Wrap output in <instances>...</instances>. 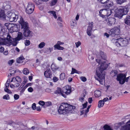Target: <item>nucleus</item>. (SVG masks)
I'll return each instance as SVG.
<instances>
[{"mask_svg": "<svg viewBox=\"0 0 130 130\" xmlns=\"http://www.w3.org/2000/svg\"><path fill=\"white\" fill-rule=\"evenodd\" d=\"M5 14L4 11L0 9V18L3 17L5 18Z\"/></svg>", "mask_w": 130, "mask_h": 130, "instance_id": "obj_32", "label": "nucleus"}, {"mask_svg": "<svg viewBox=\"0 0 130 130\" xmlns=\"http://www.w3.org/2000/svg\"><path fill=\"white\" fill-rule=\"evenodd\" d=\"M53 80L54 82H57L58 80V78L56 76H54L53 77Z\"/></svg>", "mask_w": 130, "mask_h": 130, "instance_id": "obj_53", "label": "nucleus"}, {"mask_svg": "<svg viewBox=\"0 0 130 130\" xmlns=\"http://www.w3.org/2000/svg\"><path fill=\"white\" fill-rule=\"evenodd\" d=\"M112 41V42L118 47L126 46L128 42V40L125 38L113 39Z\"/></svg>", "mask_w": 130, "mask_h": 130, "instance_id": "obj_3", "label": "nucleus"}, {"mask_svg": "<svg viewBox=\"0 0 130 130\" xmlns=\"http://www.w3.org/2000/svg\"><path fill=\"white\" fill-rule=\"evenodd\" d=\"M60 78L61 80H63L65 77V74L64 73H61L60 75Z\"/></svg>", "mask_w": 130, "mask_h": 130, "instance_id": "obj_42", "label": "nucleus"}, {"mask_svg": "<svg viewBox=\"0 0 130 130\" xmlns=\"http://www.w3.org/2000/svg\"><path fill=\"white\" fill-rule=\"evenodd\" d=\"M44 75L47 78H51L52 77V73L50 69H47L44 72Z\"/></svg>", "mask_w": 130, "mask_h": 130, "instance_id": "obj_16", "label": "nucleus"}, {"mask_svg": "<svg viewBox=\"0 0 130 130\" xmlns=\"http://www.w3.org/2000/svg\"><path fill=\"white\" fill-rule=\"evenodd\" d=\"M51 68L52 70L54 71L57 70L59 68L58 67L55 63H53L51 66Z\"/></svg>", "mask_w": 130, "mask_h": 130, "instance_id": "obj_26", "label": "nucleus"}, {"mask_svg": "<svg viewBox=\"0 0 130 130\" xmlns=\"http://www.w3.org/2000/svg\"><path fill=\"white\" fill-rule=\"evenodd\" d=\"M64 43L63 42H61L60 41H58L57 42V45H60L63 44Z\"/></svg>", "mask_w": 130, "mask_h": 130, "instance_id": "obj_64", "label": "nucleus"}, {"mask_svg": "<svg viewBox=\"0 0 130 130\" xmlns=\"http://www.w3.org/2000/svg\"><path fill=\"white\" fill-rule=\"evenodd\" d=\"M54 93L57 94H61L64 97H66V95H65L63 93L62 91H61L60 88H57V90L55 91Z\"/></svg>", "mask_w": 130, "mask_h": 130, "instance_id": "obj_20", "label": "nucleus"}, {"mask_svg": "<svg viewBox=\"0 0 130 130\" xmlns=\"http://www.w3.org/2000/svg\"><path fill=\"white\" fill-rule=\"evenodd\" d=\"M104 103L102 100H100L98 102V107L99 108H100L103 106Z\"/></svg>", "mask_w": 130, "mask_h": 130, "instance_id": "obj_31", "label": "nucleus"}, {"mask_svg": "<svg viewBox=\"0 0 130 130\" xmlns=\"http://www.w3.org/2000/svg\"><path fill=\"white\" fill-rule=\"evenodd\" d=\"M25 89L23 87L22 89L20 91V95H22L23 94V93L25 91Z\"/></svg>", "mask_w": 130, "mask_h": 130, "instance_id": "obj_57", "label": "nucleus"}, {"mask_svg": "<svg viewBox=\"0 0 130 130\" xmlns=\"http://www.w3.org/2000/svg\"><path fill=\"white\" fill-rule=\"evenodd\" d=\"M48 13L52 14L55 19L57 18V17L56 15V12L55 11H50L48 12Z\"/></svg>", "mask_w": 130, "mask_h": 130, "instance_id": "obj_38", "label": "nucleus"}, {"mask_svg": "<svg viewBox=\"0 0 130 130\" xmlns=\"http://www.w3.org/2000/svg\"><path fill=\"white\" fill-rule=\"evenodd\" d=\"M45 44L43 42H41L38 45V48H42L45 46Z\"/></svg>", "mask_w": 130, "mask_h": 130, "instance_id": "obj_37", "label": "nucleus"}, {"mask_svg": "<svg viewBox=\"0 0 130 130\" xmlns=\"http://www.w3.org/2000/svg\"><path fill=\"white\" fill-rule=\"evenodd\" d=\"M124 64L123 63H116L115 64V66L116 67H121L124 66Z\"/></svg>", "mask_w": 130, "mask_h": 130, "instance_id": "obj_40", "label": "nucleus"}, {"mask_svg": "<svg viewBox=\"0 0 130 130\" xmlns=\"http://www.w3.org/2000/svg\"><path fill=\"white\" fill-rule=\"evenodd\" d=\"M49 0H33L34 2L37 5H39L41 4L42 1H43L47 2Z\"/></svg>", "mask_w": 130, "mask_h": 130, "instance_id": "obj_29", "label": "nucleus"}, {"mask_svg": "<svg viewBox=\"0 0 130 130\" xmlns=\"http://www.w3.org/2000/svg\"><path fill=\"white\" fill-rule=\"evenodd\" d=\"M124 15L121 12H119V10L118 12L116 13L115 16L116 17H117L119 18H121Z\"/></svg>", "mask_w": 130, "mask_h": 130, "instance_id": "obj_27", "label": "nucleus"}, {"mask_svg": "<svg viewBox=\"0 0 130 130\" xmlns=\"http://www.w3.org/2000/svg\"><path fill=\"white\" fill-rule=\"evenodd\" d=\"M75 108V107L67 103L61 104L59 107L58 112L59 114L65 115L68 113H72Z\"/></svg>", "mask_w": 130, "mask_h": 130, "instance_id": "obj_2", "label": "nucleus"}, {"mask_svg": "<svg viewBox=\"0 0 130 130\" xmlns=\"http://www.w3.org/2000/svg\"><path fill=\"white\" fill-rule=\"evenodd\" d=\"M52 103L51 102L48 101L45 103V107L50 106L52 105Z\"/></svg>", "mask_w": 130, "mask_h": 130, "instance_id": "obj_43", "label": "nucleus"}, {"mask_svg": "<svg viewBox=\"0 0 130 130\" xmlns=\"http://www.w3.org/2000/svg\"><path fill=\"white\" fill-rule=\"evenodd\" d=\"M8 26H10V29L13 32L17 31L19 30V26L17 25L9 24Z\"/></svg>", "mask_w": 130, "mask_h": 130, "instance_id": "obj_15", "label": "nucleus"}, {"mask_svg": "<svg viewBox=\"0 0 130 130\" xmlns=\"http://www.w3.org/2000/svg\"><path fill=\"white\" fill-rule=\"evenodd\" d=\"M14 62V60L13 59H12L9 60L8 62V64L11 65Z\"/></svg>", "mask_w": 130, "mask_h": 130, "instance_id": "obj_58", "label": "nucleus"}, {"mask_svg": "<svg viewBox=\"0 0 130 130\" xmlns=\"http://www.w3.org/2000/svg\"><path fill=\"white\" fill-rule=\"evenodd\" d=\"M35 5L31 2L28 3L26 10V12L28 14H30L32 13L34 10Z\"/></svg>", "mask_w": 130, "mask_h": 130, "instance_id": "obj_6", "label": "nucleus"}, {"mask_svg": "<svg viewBox=\"0 0 130 130\" xmlns=\"http://www.w3.org/2000/svg\"><path fill=\"white\" fill-rule=\"evenodd\" d=\"M104 130H113L109 125H105L103 127Z\"/></svg>", "mask_w": 130, "mask_h": 130, "instance_id": "obj_34", "label": "nucleus"}, {"mask_svg": "<svg viewBox=\"0 0 130 130\" xmlns=\"http://www.w3.org/2000/svg\"><path fill=\"white\" fill-rule=\"evenodd\" d=\"M101 3L104 4L103 6L106 8L110 7L113 5V2L110 0H103Z\"/></svg>", "mask_w": 130, "mask_h": 130, "instance_id": "obj_9", "label": "nucleus"}, {"mask_svg": "<svg viewBox=\"0 0 130 130\" xmlns=\"http://www.w3.org/2000/svg\"><path fill=\"white\" fill-rule=\"evenodd\" d=\"M19 13L18 12L12 13L10 11H8L7 13V16L9 19L10 22L16 21L18 18Z\"/></svg>", "mask_w": 130, "mask_h": 130, "instance_id": "obj_4", "label": "nucleus"}, {"mask_svg": "<svg viewBox=\"0 0 130 130\" xmlns=\"http://www.w3.org/2000/svg\"><path fill=\"white\" fill-rule=\"evenodd\" d=\"M126 2V0H117V2L118 4L121 5L122 3Z\"/></svg>", "mask_w": 130, "mask_h": 130, "instance_id": "obj_36", "label": "nucleus"}, {"mask_svg": "<svg viewBox=\"0 0 130 130\" xmlns=\"http://www.w3.org/2000/svg\"><path fill=\"white\" fill-rule=\"evenodd\" d=\"M54 47L55 48L59 50H63L64 49L63 47H61L59 45H57V44L55 45Z\"/></svg>", "mask_w": 130, "mask_h": 130, "instance_id": "obj_30", "label": "nucleus"}, {"mask_svg": "<svg viewBox=\"0 0 130 130\" xmlns=\"http://www.w3.org/2000/svg\"><path fill=\"white\" fill-rule=\"evenodd\" d=\"M92 101V98H90L88 100V102L90 103H91Z\"/></svg>", "mask_w": 130, "mask_h": 130, "instance_id": "obj_63", "label": "nucleus"}, {"mask_svg": "<svg viewBox=\"0 0 130 130\" xmlns=\"http://www.w3.org/2000/svg\"><path fill=\"white\" fill-rule=\"evenodd\" d=\"M86 94V92L85 91L82 94V96L79 99V100L81 102H83L84 100V97L85 96Z\"/></svg>", "mask_w": 130, "mask_h": 130, "instance_id": "obj_25", "label": "nucleus"}, {"mask_svg": "<svg viewBox=\"0 0 130 130\" xmlns=\"http://www.w3.org/2000/svg\"><path fill=\"white\" fill-rule=\"evenodd\" d=\"M58 0H52L51 3V6H52L55 5L56 3Z\"/></svg>", "mask_w": 130, "mask_h": 130, "instance_id": "obj_48", "label": "nucleus"}, {"mask_svg": "<svg viewBox=\"0 0 130 130\" xmlns=\"http://www.w3.org/2000/svg\"><path fill=\"white\" fill-rule=\"evenodd\" d=\"M15 82V83L14 84V86L15 87H19L20 85L19 83H19L18 82Z\"/></svg>", "mask_w": 130, "mask_h": 130, "instance_id": "obj_62", "label": "nucleus"}, {"mask_svg": "<svg viewBox=\"0 0 130 130\" xmlns=\"http://www.w3.org/2000/svg\"><path fill=\"white\" fill-rule=\"evenodd\" d=\"M126 77L125 74L120 73L117 76V79L119 82L121 84H123L125 83V78Z\"/></svg>", "mask_w": 130, "mask_h": 130, "instance_id": "obj_7", "label": "nucleus"}, {"mask_svg": "<svg viewBox=\"0 0 130 130\" xmlns=\"http://www.w3.org/2000/svg\"><path fill=\"white\" fill-rule=\"evenodd\" d=\"M14 97L15 100H17L19 98V96L18 95L15 94L14 95Z\"/></svg>", "mask_w": 130, "mask_h": 130, "instance_id": "obj_54", "label": "nucleus"}, {"mask_svg": "<svg viewBox=\"0 0 130 130\" xmlns=\"http://www.w3.org/2000/svg\"><path fill=\"white\" fill-rule=\"evenodd\" d=\"M71 88L70 86H67L64 87L62 89L63 93L65 95H68L71 93Z\"/></svg>", "mask_w": 130, "mask_h": 130, "instance_id": "obj_10", "label": "nucleus"}, {"mask_svg": "<svg viewBox=\"0 0 130 130\" xmlns=\"http://www.w3.org/2000/svg\"><path fill=\"white\" fill-rule=\"evenodd\" d=\"M75 44L76 47H78L81 45V43L79 41H78L77 42L75 43Z\"/></svg>", "mask_w": 130, "mask_h": 130, "instance_id": "obj_55", "label": "nucleus"}, {"mask_svg": "<svg viewBox=\"0 0 130 130\" xmlns=\"http://www.w3.org/2000/svg\"><path fill=\"white\" fill-rule=\"evenodd\" d=\"M2 44H3L5 45H7L8 44V43H9V42H8V41L6 40H2V41H1Z\"/></svg>", "mask_w": 130, "mask_h": 130, "instance_id": "obj_35", "label": "nucleus"}, {"mask_svg": "<svg viewBox=\"0 0 130 130\" xmlns=\"http://www.w3.org/2000/svg\"><path fill=\"white\" fill-rule=\"evenodd\" d=\"M23 56H21L17 58V63H22L23 62L24 60Z\"/></svg>", "mask_w": 130, "mask_h": 130, "instance_id": "obj_24", "label": "nucleus"}, {"mask_svg": "<svg viewBox=\"0 0 130 130\" xmlns=\"http://www.w3.org/2000/svg\"><path fill=\"white\" fill-rule=\"evenodd\" d=\"M15 39V40L19 41L21 40L25 39V38L24 36L23 35V34L22 32H18L17 37Z\"/></svg>", "mask_w": 130, "mask_h": 130, "instance_id": "obj_17", "label": "nucleus"}, {"mask_svg": "<svg viewBox=\"0 0 130 130\" xmlns=\"http://www.w3.org/2000/svg\"><path fill=\"white\" fill-rule=\"evenodd\" d=\"M11 73L10 74V75H8V76L10 77L12 75V74L15 73L16 72V71L15 70H13L12 71H11Z\"/></svg>", "mask_w": 130, "mask_h": 130, "instance_id": "obj_60", "label": "nucleus"}, {"mask_svg": "<svg viewBox=\"0 0 130 130\" xmlns=\"http://www.w3.org/2000/svg\"><path fill=\"white\" fill-rule=\"evenodd\" d=\"M128 6L127 5L121 7L119 9V12H121L123 15L126 14L128 11Z\"/></svg>", "mask_w": 130, "mask_h": 130, "instance_id": "obj_11", "label": "nucleus"}, {"mask_svg": "<svg viewBox=\"0 0 130 130\" xmlns=\"http://www.w3.org/2000/svg\"><path fill=\"white\" fill-rule=\"evenodd\" d=\"M4 47H1L0 48V52L3 53L4 51Z\"/></svg>", "mask_w": 130, "mask_h": 130, "instance_id": "obj_61", "label": "nucleus"}, {"mask_svg": "<svg viewBox=\"0 0 130 130\" xmlns=\"http://www.w3.org/2000/svg\"><path fill=\"white\" fill-rule=\"evenodd\" d=\"M3 99H5L6 100H8L10 98L9 95L8 94H6L4 95L3 97Z\"/></svg>", "mask_w": 130, "mask_h": 130, "instance_id": "obj_44", "label": "nucleus"}, {"mask_svg": "<svg viewBox=\"0 0 130 130\" xmlns=\"http://www.w3.org/2000/svg\"><path fill=\"white\" fill-rule=\"evenodd\" d=\"M88 103V102H86L83 105V107L80 110V115L81 116L84 113V117H85V113L86 110V108L87 107Z\"/></svg>", "mask_w": 130, "mask_h": 130, "instance_id": "obj_18", "label": "nucleus"}, {"mask_svg": "<svg viewBox=\"0 0 130 130\" xmlns=\"http://www.w3.org/2000/svg\"><path fill=\"white\" fill-rule=\"evenodd\" d=\"M4 90L6 92H7L8 93L11 94L12 93L11 91L10 90H9L8 88H5Z\"/></svg>", "mask_w": 130, "mask_h": 130, "instance_id": "obj_51", "label": "nucleus"}, {"mask_svg": "<svg viewBox=\"0 0 130 130\" xmlns=\"http://www.w3.org/2000/svg\"><path fill=\"white\" fill-rule=\"evenodd\" d=\"M107 24L109 26H112L115 24V19L113 18H110L106 20Z\"/></svg>", "mask_w": 130, "mask_h": 130, "instance_id": "obj_14", "label": "nucleus"}, {"mask_svg": "<svg viewBox=\"0 0 130 130\" xmlns=\"http://www.w3.org/2000/svg\"><path fill=\"white\" fill-rule=\"evenodd\" d=\"M91 105H90L88 106L87 108V109L86 110V112H85V117H86L87 116V114L88 113V112L89 110V109L91 107Z\"/></svg>", "mask_w": 130, "mask_h": 130, "instance_id": "obj_41", "label": "nucleus"}, {"mask_svg": "<svg viewBox=\"0 0 130 130\" xmlns=\"http://www.w3.org/2000/svg\"><path fill=\"white\" fill-rule=\"evenodd\" d=\"M101 93L100 91L99 90H96L94 92V96L96 97H98L100 96L101 95Z\"/></svg>", "mask_w": 130, "mask_h": 130, "instance_id": "obj_28", "label": "nucleus"}, {"mask_svg": "<svg viewBox=\"0 0 130 130\" xmlns=\"http://www.w3.org/2000/svg\"><path fill=\"white\" fill-rule=\"evenodd\" d=\"M25 45L26 46H28L30 44V42L29 40H26L25 41Z\"/></svg>", "mask_w": 130, "mask_h": 130, "instance_id": "obj_49", "label": "nucleus"}, {"mask_svg": "<svg viewBox=\"0 0 130 130\" xmlns=\"http://www.w3.org/2000/svg\"><path fill=\"white\" fill-rule=\"evenodd\" d=\"M24 31L23 35L25 37L30 36L31 31L29 29V28L24 29Z\"/></svg>", "mask_w": 130, "mask_h": 130, "instance_id": "obj_19", "label": "nucleus"}, {"mask_svg": "<svg viewBox=\"0 0 130 130\" xmlns=\"http://www.w3.org/2000/svg\"><path fill=\"white\" fill-rule=\"evenodd\" d=\"M6 40L8 41V42H10L12 41V38L10 35H8L7 37V39Z\"/></svg>", "mask_w": 130, "mask_h": 130, "instance_id": "obj_47", "label": "nucleus"}, {"mask_svg": "<svg viewBox=\"0 0 130 130\" xmlns=\"http://www.w3.org/2000/svg\"><path fill=\"white\" fill-rule=\"evenodd\" d=\"M21 81V78L19 76H17L15 77H13L11 80V82H17L19 83H20Z\"/></svg>", "mask_w": 130, "mask_h": 130, "instance_id": "obj_21", "label": "nucleus"}, {"mask_svg": "<svg viewBox=\"0 0 130 130\" xmlns=\"http://www.w3.org/2000/svg\"><path fill=\"white\" fill-rule=\"evenodd\" d=\"M23 72L24 74L26 75L28 74L29 72L27 68H24Z\"/></svg>", "mask_w": 130, "mask_h": 130, "instance_id": "obj_39", "label": "nucleus"}, {"mask_svg": "<svg viewBox=\"0 0 130 130\" xmlns=\"http://www.w3.org/2000/svg\"><path fill=\"white\" fill-rule=\"evenodd\" d=\"M36 104L35 103H33L32 105V108L33 110H35L36 109Z\"/></svg>", "mask_w": 130, "mask_h": 130, "instance_id": "obj_59", "label": "nucleus"}, {"mask_svg": "<svg viewBox=\"0 0 130 130\" xmlns=\"http://www.w3.org/2000/svg\"><path fill=\"white\" fill-rule=\"evenodd\" d=\"M38 103L40 105H42V106L44 105L45 104V102L42 101H39Z\"/></svg>", "mask_w": 130, "mask_h": 130, "instance_id": "obj_50", "label": "nucleus"}, {"mask_svg": "<svg viewBox=\"0 0 130 130\" xmlns=\"http://www.w3.org/2000/svg\"><path fill=\"white\" fill-rule=\"evenodd\" d=\"M18 22L22 26V28L24 29L29 28L28 23L27 22H25L21 16L20 17V20Z\"/></svg>", "mask_w": 130, "mask_h": 130, "instance_id": "obj_8", "label": "nucleus"}, {"mask_svg": "<svg viewBox=\"0 0 130 130\" xmlns=\"http://www.w3.org/2000/svg\"><path fill=\"white\" fill-rule=\"evenodd\" d=\"M28 91L29 92H32L33 91V89L32 87H30L28 89Z\"/></svg>", "mask_w": 130, "mask_h": 130, "instance_id": "obj_56", "label": "nucleus"}, {"mask_svg": "<svg viewBox=\"0 0 130 130\" xmlns=\"http://www.w3.org/2000/svg\"><path fill=\"white\" fill-rule=\"evenodd\" d=\"M118 71L116 70H112L110 72L111 76L113 77H116L118 75Z\"/></svg>", "mask_w": 130, "mask_h": 130, "instance_id": "obj_23", "label": "nucleus"}, {"mask_svg": "<svg viewBox=\"0 0 130 130\" xmlns=\"http://www.w3.org/2000/svg\"><path fill=\"white\" fill-rule=\"evenodd\" d=\"M80 79L83 82H85L87 80L86 78L85 77L83 76L81 77Z\"/></svg>", "mask_w": 130, "mask_h": 130, "instance_id": "obj_52", "label": "nucleus"}, {"mask_svg": "<svg viewBox=\"0 0 130 130\" xmlns=\"http://www.w3.org/2000/svg\"><path fill=\"white\" fill-rule=\"evenodd\" d=\"M72 71L71 73V74H73L74 73L79 74L80 73H81V72L77 71L74 68H72Z\"/></svg>", "mask_w": 130, "mask_h": 130, "instance_id": "obj_33", "label": "nucleus"}, {"mask_svg": "<svg viewBox=\"0 0 130 130\" xmlns=\"http://www.w3.org/2000/svg\"><path fill=\"white\" fill-rule=\"evenodd\" d=\"M103 11V14H105L106 16L108 17L110 16L112 12V11L109 9H103L100 10V12Z\"/></svg>", "mask_w": 130, "mask_h": 130, "instance_id": "obj_12", "label": "nucleus"}, {"mask_svg": "<svg viewBox=\"0 0 130 130\" xmlns=\"http://www.w3.org/2000/svg\"><path fill=\"white\" fill-rule=\"evenodd\" d=\"M93 27V22H91L89 23V26H88L87 30V34L89 36H90L92 35Z\"/></svg>", "mask_w": 130, "mask_h": 130, "instance_id": "obj_13", "label": "nucleus"}, {"mask_svg": "<svg viewBox=\"0 0 130 130\" xmlns=\"http://www.w3.org/2000/svg\"><path fill=\"white\" fill-rule=\"evenodd\" d=\"M76 25V23L75 22V20L74 21H73L72 23H71V26L72 28H73L74 26H75Z\"/></svg>", "mask_w": 130, "mask_h": 130, "instance_id": "obj_45", "label": "nucleus"}, {"mask_svg": "<svg viewBox=\"0 0 130 130\" xmlns=\"http://www.w3.org/2000/svg\"><path fill=\"white\" fill-rule=\"evenodd\" d=\"M125 23L128 25H130V16H127L125 19Z\"/></svg>", "mask_w": 130, "mask_h": 130, "instance_id": "obj_22", "label": "nucleus"}, {"mask_svg": "<svg viewBox=\"0 0 130 130\" xmlns=\"http://www.w3.org/2000/svg\"><path fill=\"white\" fill-rule=\"evenodd\" d=\"M103 11L101 12H100V11L99 12V15L102 18H104L105 17H106L105 15V14H103Z\"/></svg>", "mask_w": 130, "mask_h": 130, "instance_id": "obj_46", "label": "nucleus"}, {"mask_svg": "<svg viewBox=\"0 0 130 130\" xmlns=\"http://www.w3.org/2000/svg\"><path fill=\"white\" fill-rule=\"evenodd\" d=\"M120 32V28L116 27L111 29L109 31V34L112 37H114L116 35H119Z\"/></svg>", "mask_w": 130, "mask_h": 130, "instance_id": "obj_5", "label": "nucleus"}, {"mask_svg": "<svg viewBox=\"0 0 130 130\" xmlns=\"http://www.w3.org/2000/svg\"><path fill=\"white\" fill-rule=\"evenodd\" d=\"M96 55L97 59H96V61L99 64L96 69V76L95 78L101 84H103L105 80L104 76L105 73V70L108 68V65L106 59V56L103 52H100Z\"/></svg>", "mask_w": 130, "mask_h": 130, "instance_id": "obj_1", "label": "nucleus"}]
</instances>
